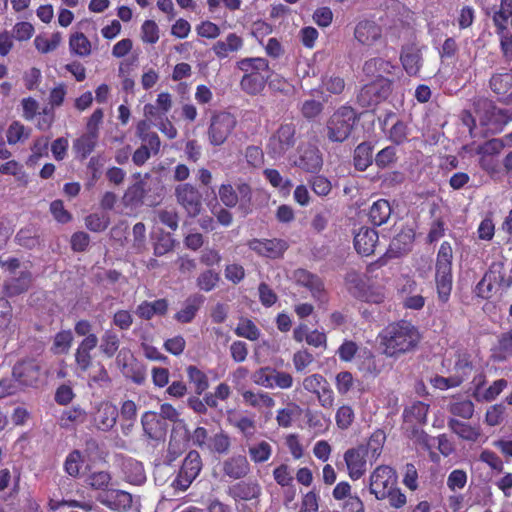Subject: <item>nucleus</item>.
<instances>
[{"mask_svg": "<svg viewBox=\"0 0 512 512\" xmlns=\"http://www.w3.org/2000/svg\"><path fill=\"white\" fill-rule=\"evenodd\" d=\"M382 353L393 359L415 351L421 341V334L416 326L406 320L389 323L378 334Z\"/></svg>", "mask_w": 512, "mask_h": 512, "instance_id": "nucleus-1", "label": "nucleus"}, {"mask_svg": "<svg viewBox=\"0 0 512 512\" xmlns=\"http://www.w3.org/2000/svg\"><path fill=\"white\" fill-rule=\"evenodd\" d=\"M237 67L244 72L240 80V88L248 95L260 94L270 77L269 62L261 57L243 58L237 62Z\"/></svg>", "mask_w": 512, "mask_h": 512, "instance_id": "nucleus-2", "label": "nucleus"}, {"mask_svg": "<svg viewBox=\"0 0 512 512\" xmlns=\"http://www.w3.org/2000/svg\"><path fill=\"white\" fill-rule=\"evenodd\" d=\"M358 120L359 117L354 108L348 105L340 106L326 121V137L332 143L345 142L352 134Z\"/></svg>", "mask_w": 512, "mask_h": 512, "instance_id": "nucleus-3", "label": "nucleus"}, {"mask_svg": "<svg viewBox=\"0 0 512 512\" xmlns=\"http://www.w3.org/2000/svg\"><path fill=\"white\" fill-rule=\"evenodd\" d=\"M453 249L448 241H443L439 247L435 263V283L438 298L446 303L449 300L453 275H452Z\"/></svg>", "mask_w": 512, "mask_h": 512, "instance_id": "nucleus-4", "label": "nucleus"}, {"mask_svg": "<svg viewBox=\"0 0 512 512\" xmlns=\"http://www.w3.org/2000/svg\"><path fill=\"white\" fill-rule=\"evenodd\" d=\"M301 134L293 121L281 123L271 134L267 142V153L273 159L283 158L295 148Z\"/></svg>", "mask_w": 512, "mask_h": 512, "instance_id": "nucleus-5", "label": "nucleus"}, {"mask_svg": "<svg viewBox=\"0 0 512 512\" xmlns=\"http://www.w3.org/2000/svg\"><path fill=\"white\" fill-rule=\"evenodd\" d=\"M188 437L193 446L213 454L224 455L231 448V438L223 429L209 436V432L205 427L197 426L191 434L188 433Z\"/></svg>", "mask_w": 512, "mask_h": 512, "instance_id": "nucleus-6", "label": "nucleus"}, {"mask_svg": "<svg viewBox=\"0 0 512 512\" xmlns=\"http://www.w3.org/2000/svg\"><path fill=\"white\" fill-rule=\"evenodd\" d=\"M237 125L234 114L228 111H215L208 127V139L211 145L220 146L226 142Z\"/></svg>", "mask_w": 512, "mask_h": 512, "instance_id": "nucleus-7", "label": "nucleus"}, {"mask_svg": "<svg viewBox=\"0 0 512 512\" xmlns=\"http://www.w3.org/2000/svg\"><path fill=\"white\" fill-rule=\"evenodd\" d=\"M203 467L202 458L197 450H190L185 456L182 465L171 483L176 491H186L198 477Z\"/></svg>", "mask_w": 512, "mask_h": 512, "instance_id": "nucleus-8", "label": "nucleus"}, {"mask_svg": "<svg viewBox=\"0 0 512 512\" xmlns=\"http://www.w3.org/2000/svg\"><path fill=\"white\" fill-rule=\"evenodd\" d=\"M398 476L392 467L380 465L376 467L369 477V491L377 500H384L389 490L395 488Z\"/></svg>", "mask_w": 512, "mask_h": 512, "instance_id": "nucleus-9", "label": "nucleus"}, {"mask_svg": "<svg viewBox=\"0 0 512 512\" xmlns=\"http://www.w3.org/2000/svg\"><path fill=\"white\" fill-rule=\"evenodd\" d=\"M231 396V388L225 383H219L213 392H207L203 398L198 396H189L187 398V407L198 415H206L208 408L216 409L218 401H226Z\"/></svg>", "mask_w": 512, "mask_h": 512, "instance_id": "nucleus-10", "label": "nucleus"}, {"mask_svg": "<svg viewBox=\"0 0 512 512\" xmlns=\"http://www.w3.org/2000/svg\"><path fill=\"white\" fill-rule=\"evenodd\" d=\"M392 86L393 81L386 77L375 79L361 88L358 102L364 107L377 105L391 95Z\"/></svg>", "mask_w": 512, "mask_h": 512, "instance_id": "nucleus-11", "label": "nucleus"}, {"mask_svg": "<svg viewBox=\"0 0 512 512\" xmlns=\"http://www.w3.org/2000/svg\"><path fill=\"white\" fill-rule=\"evenodd\" d=\"M247 246L258 256L275 260L284 256L289 243L281 238H253L247 242Z\"/></svg>", "mask_w": 512, "mask_h": 512, "instance_id": "nucleus-12", "label": "nucleus"}, {"mask_svg": "<svg viewBox=\"0 0 512 512\" xmlns=\"http://www.w3.org/2000/svg\"><path fill=\"white\" fill-rule=\"evenodd\" d=\"M293 165L306 173L318 174L323 167V156L319 148L312 144L300 145Z\"/></svg>", "mask_w": 512, "mask_h": 512, "instance_id": "nucleus-13", "label": "nucleus"}, {"mask_svg": "<svg viewBox=\"0 0 512 512\" xmlns=\"http://www.w3.org/2000/svg\"><path fill=\"white\" fill-rule=\"evenodd\" d=\"M175 197L178 204L183 207L189 217H196L202 209V195L190 183L179 184L175 188Z\"/></svg>", "mask_w": 512, "mask_h": 512, "instance_id": "nucleus-14", "label": "nucleus"}, {"mask_svg": "<svg viewBox=\"0 0 512 512\" xmlns=\"http://www.w3.org/2000/svg\"><path fill=\"white\" fill-rule=\"evenodd\" d=\"M479 111L481 113L480 123L492 130H502V128L512 120L508 111L498 108L493 101L484 99L479 102Z\"/></svg>", "mask_w": 512, "mask_h": 512, "instance_id": "nucleus-15", "label": "nucleus"}, {"mask_svg": "<svg viewBox=\"0 0 512 512\" xmlns=\"http://www.w3.org/2000/svg\"><path fill=\"white\" fill-rule=\"evenodd\" d=\"M12 376L20 389L36 387L41 376V367L35 359L18 361L12 369Z\"/></svg>", "mask_w": 512, "mask_h": 512, "instance_id": "nucleus-16", "label": "nucleus"}, {"mask_svg": "<svg viewBox=\"0 0 512 512\" xmlns=\"http://www.w3.org/2000/svg\"><path fill=\"white\" fill-rule=\"evenodd\" d=\"M97 344V335H90L88 338H83L79 343L75 352V370L79 376L84 377L94 364L91 351L97 347Z\"/></svg>", "mask_w": 512, "mask_h": 512, "instance_id": "nucleus-17", "label": "nucleus"}, {"mask_svg": "<svg viewBox=\"0 0 512 512\" xmlns=\"http://www.w3.org/2000/svg\"><path fill=\"white\" fill-rule=\"evenodd\" d=\"M367 450L363 446L353 447L344 453L347 472L352 480L360 479L366 472Z\"/></svg>", "mask_w": 512, "mask_h": 512, "instance_id": "nucleus-18", "label": "nucleus"}, {"mask_svg": "<svg viewBox=\"0 0 512 512\" xmlns=\"http://www.w3.org/2000/svg\"><path fill=\"white\" fill-rule=\"evenodd\" d=\"M227 494L236 502H259L262 488L257 481H239L228 487Z\"/></svg>", "mask_w": 512, "mask_h": 512, "instance_id": "nucleus-19", "label": "nucleus"}, {"mask_svg": "<svg viewBox=\"0 0 512 512\" xmlns=\"http://www.w3.org/2000/svg\"><path fill=\"white\" fill-rule=\"evenodd\" d=\"M118 415L119 411L116 405L109 401H103L93 413V425L100 431H109L115 426Z\"/></svg>", "mask_w": 512, "mask_h": 512, "instance_id": "nucleus-20", "label": "nucleus"}, {"mask_svg": "<svg viewBox=\"0 0 512 512\" xmlns=\"http://www.w3.org/2000/svg\"><path fill=\"white\" fill-rule=\"evenodd\" d=\"M354 38L363 46H373L382 38V27L372 20H361L354 28Z\"/></svg>", "mask_w": 512, "mask_h": 512, "instance_id": "nucleus-21", "label": "nucleus"}, {"mask_svg": "<svg viewBox=\"0 0 512 512\" xmlns=\"http://www.w3.org/2000/svg\"><path fill=\"white\" fill-rule=\"evenodd\" d=\"M294 278L297 284L307 288L312 297L317 300H322L326 296L323 280L316 274L310 271L299 268L294 271Z\"/></svg>", "mask_w": 512, "mask_h": 512, "instance_id": "nucleus-22", "label": "nucleus"}, {"mask_svg": "<svg viewBox=\"0 0 512 512\" xmlns=\"http://www.w3.org/2000/svg\"><path fill=\"white\" fill-rule=\"evenodd\" d=\"M205 300V296L200 293L189 295L185 299L182 308L174 314V319L181 324L191 323L202 308Z\"/></svg>", "mask_w": 512, "mask_h": 512, "instance_id": "nucleus-23", "label": "nucleus"}, {"mask_svg": "<svg viewBox=\"0 0 512 512\" xmlns=\"http://www.w3.org/2000/svg\"><path fill=\"white\" fill-rule=\"evenodd\" d=\"M379 240L378 232L369 227H361L354 236V247L358 254L370 256Z\"/></svg>", "mask_w": 512, "mask_h": 512, "instance_id": "nucleus-24", "label": "nucleus"}, {"mask_svg": "<svg viewBox=\"0 0 512 512\" xmlns=\"http://www.w3.org/2000/svg\"><path fill=\"white\" fill-rule=\"evenodd\" d=\"M169 302L166 298H159L154 301L144 300L137 305L135 314L144 321H149L153 317H164L168 313Z\"/></svg>", "mask_w": 512, "mask_h": 512, "instance_id": "nucleus-25", "label": "nucleus"}, {"mask_svg": "<svg viewBox=\"0 0 512 512\" xmlns=\"http://www.w3.org/2000/svg\"><path fill=\"white\" fill-rule=\"evenodd\" d=\"M250 463L246 456L233 455L223 462V474L233 480L245 478L250 473Z\"/></svg>", "mask_w": 512, "mask_h": 512, "instance_id": "nucleus-26", "label": "nucleus"}, {"mask_svg": "<svg viewBox=\"0 0 512 512\" xmlns=\"http://www.w3.org/2000/svg\"><path fill=\"white\" fill-rule=\"evenodd\" d=\"M489 86L499 101L512 104V73L494 74L490 78Z\"/></svg>", "mask_w": 512, "mask_h": 512, "instance_id": "nucleus-27", "label": "nucleus"}, {"mask_svg": "<svg viewBox=\"0 0 512 512\" xmlns=\"http://www.w3.org/2000/svg\"><path fill=\"white\" fill-rule=\"evenodd\" d=\"M98 500L111 510L123 512L131 508L132 496L123 490H107Z\"/></svg>", "mask_w": 512, "mask_h": 512, "instance_id": "nucleus-28", "label": "nucleus"}, {"mask_svg": "<svg viewBox=\"0 0 512 512\" xmlns=\"http://www.w3.org/2000/svg\"><path fill=\"white\" fill-rule=\"evenodd\" d=\"M400 61L403 69L409 76L418 75L423 61L421 50L414 45L403 47L400 54Z\"/></svg>", "mask_w": 512, "mask_h": 512, "instance_id": "nucleus-29", "label": "nucleus"}, {"mask_svg": "<svg viewBox=\"0 0 512 512\" xmlns=\"http://www.w3.org/2000/svg\"><path fill=\"white\" fill-rule=\"evenodd\" d=\"M396 66L389 60L381 57H374L366 60L363 64V73L367 77L378 79L384 77V74L392 75Z\"/></svg>", "mask_w": 512, "mask_h": 512, "instance_id": "nucleus-30", "label": "nucleus"}, {"mask_svg": "<svg viewBox=\"0 0 512 512\" xmlns=\"http://www.w3.org/2000/svg\"><path fill=\"white\" fill-rule=\"evenodd\" d=\"M243 38L236 33H229L225 40H219L212 46V51L219 59H225L230 53H236L243 48Z\"/></svg>", "mask_w": 512, "mask_h": 512, "instance_id": "nucleus-31", "label": "nucleus"}, {"mask_svg": "<svg viewBox=\"0 0 512 512\" xmlns=\"http://www.w3.org/2000/svg\"><path fill=\"white\" fill-rule=\"evenodd\" d=\"M142 427L145 435L153 440H159L165 435V423L155 412L148 411L142 415Z\"/></svg>", "mask_w": 512, "mask_h": 512, "instance_id": "nucleus-32", "label": "nucleus"}, {"mask_svg": "<svg viewBox=\"0 0 512 512\" xmlns=\"http://www.w3.org/2000/svg\"><path fill=\"white\" fill-rule=\"evenodd\" d=\"M512 357V327L502 332L491 348V358L496 362L506 361Z\"/></svg>", "mask_w": 512, "mask_h": 512, "instance_id": "nucleus-33", "label": "nucleus"}, {"mask_svg": "<svg viewBox=\"0 0 512 512\" xmlns=\"http://www.w3.org/2000/svg\"><path fill=\"white\" fill-rule=\"evenodd\" d=\"M186 375L188 383L190 384L194 392L192 396H204V394L207 393V390L209 388L208 375L195 365H189L186 367Z\"/></svg>", "mask_w": 512, "mask_h": 512, "instance_id": "nucleus-34", "label": "nucleus"}, {"mask_svg": "<svg viewBox=\"0 0 512 512\" xmlns=\"http://www.w3.org/2000/svg\"><path fill=\"white\" fill-rule=\"evenodd\" d=\"M447 425L453 433L466 441L476 442L481 436V428L479 425L472 426L469 423L462 422L455 418H450Z\"/></svg>", "mask_w": 512, "mask_h": 512, "instance_id": "nucleus-35", "label": "nucleus"}, {"mask_svg": "<svg viewBox=\"0 0 512 512\" xmlns=\"http://www.w3.org/2000/svg\"><path fill=\"white\" fill-rule=\"evenodd\" d=\"M136 134L143 142L142 145H147L152 154L156 155L160 151V138L158 134L151 131V123L147 120H140L136 126Z\"/></svg>", "mask_w": 512, "mask_h": 512, "instance_id": "nucleus-36", "label": "nucleus"}, {"mask_svg": "<svg viewBox=\"0 0 512 512\" xmlns=\"http://www.w3.org/2000/svg\"><path fill=\"white\" fill-rule=\"evenodd\" d=\"M122 355L117 356V364L126 378L131 379L136 384L144 383L146 379L145 368L137 362V360L130 355V361L121 363Z\"/></svg>", "mask_w": 512, "mask_h": 512, "instance_id": "nucleus-37", "label": "nucleus"}, {"mask_svg": "<svg viewBox=\"0 0 512 512\" xmlns=\"http://www.w3.org/2000/svg\"><path fill=\"white\" fill-rule=\"evenodd\" d=\"M374 145L364 141L358 144L353 154V165L357 171H365L373 163Z\"/></svg>", "mask_w": 512, "mask_h": 512, "instance_id": "nucleus-38", "label": "nucleus"}, {"mask_svg": "<svg viewBox=\"0 0 512 512\" xmlns=\"http://www.w3.org/2000/svg\"><path fill=\"white\" fill-rule=\"evenodd\" d=\"M146 195L145 182L137 181L126 189L122 196V204L126 208L135 209L143 204Z\"/></svg>", "mask_w": 512, "mask_h": 512, "instance_id": "nucleus-39", "label": "nucleus"}, {"mask_svg": "<svg viewBox=\"0 0 512 512\" xmlns=\"http://www.w3.org/2000/svg\"><path fill=\"white\" fill-rule=\"evenodd\" d=\"M183 435L178 437V432L173 430L169 439L167 448V460L169 463L179 458L187 449V442L189 441L188 429L183 425Z\"/></svg>", "mask_w": 512, "mask_h": 512, "instance_id": "nucleus-40", "label": "nucleus"}, {"mask_svg": "<svg viewBox=\"0 0 512 512\" xmlns=\"http://www.w3.org/2000/svg\"><path fill=\"white\" fill-rule=\"evenodd\" d=\"M392 208L386 199H378L369 209L368 219L374 226H381L385 224L390 218Z\"/></svg>", "mask_w": 512, "mask_h": 512, "instance_id": "nucleus-41", "label": "nucleus"}, {"mask_svg": "<svg viewBox=\"0 0 512 512\" xmlns=\"http://www.w3.org/2000/svg\"><path fill=\"white\" fill-rule=\"evenodd\" d=\"M98 142V137L88 133H84L73 142V150L76 157L84 160L86 159L95 149Z\"/></svg>", "mask_w": 512, "mask_h": 512, "instance_id": "nucleus-42", "label": "nucleus"}, {"mask_svg": "<svg viewBox=\"0 0 512 512\" xmlns=\"http://www.w3.org/2000/svg\"><path fill=\"white\" fill-rule=\"evenodd\" d=\"M85 376H87L90 387L96 386L102 388L111 384V378L108 371L101 362L94 363Z\"/></svg>", "mask_w": 512, "mask_h": 512, "instance_id": "nucleus-43", "label": "nucleus"}, {"mask_svg": "<svg viewBox=\"0 0 512 512\" xmlns=\"http://www.w3.org/2000/svg\"><path fill=\"white\" fill-rule=\"evenodd\" d=\"M509 19L512 20V0H501L499 10L494 13L492 18L496 34L509 31Z\"/></svg>", "mask_w": 512, "mask_h": 512, "instance_id": "nucleus-44", "label": "nucleus"}, {"mask_svg": "<svg viewBox=\"0 0 512 512\" xmlns=\"http://www.w3.org/2000/svg\"><path fill=\"white\" fill-rule=\"evenodd\" d=\"M344 283L348 293L358 300L369 282L359 272L351 270L346 273Z\"/></svg>", "mask_w": 512, "mask_h": 512, "instance_id": "nucleus-45", "label": "nucleus"}, {"mask_svg": "<svg viewBox=\"0 0 512 512\" xmlns=\"http://www.w3.org/2000/svg\"><path fill=\"white\" fill-rule=\"evenodd\" d=\"M428 411V404L416 401L404 409L403 417L405 422L422 424L426 422Z\"/></svg>", "mask_w": 512, "mask_h": 512, "instance_id": "nucleus-46", "label": "nucleus"}, {"mask_svg": "<svg viewBox=\"0 0 512 512\" xmlns=\"http://www.w3.org/2000/svg\"><path fill=\"white\" fill-rule=\"evenodd\" d=\"M120 347V338L118 334L112 330L107 329L101 336L99 349L101 353L107 358H112L117 353Z\"/></svg>", "mask_w": 512, "mask_h": 512, "instance_id": "nucleus-47", "label": "nucleus"}, {"mask_svg": "<svg viewBox=\"0 0 512 512\" xmlns=\"http://www.w3.org/2000/svg\"><path fill=\"white\" fill-rule=\"evenodd\" d=\"M273 453L272 446L269 442L261 440L248 447L250 460L255 464L267 462Z\"/></svg>", "mask_w": 512, "mask_h": 512, "instance_id": "nucleus-48", "label": "nucleus"}, {"mask_svg": "<svg viewBox=\"0 0 512 512\" xmlns=\"http://www.w3.org/2000/svg\"><path fill=\"white\" fill-rule=\"evenodd\" d=\"M345 80L343 77L336 74H325L321 78L319 86L320 92L329 95H340L345 89Z\"/></svg>", "mask_w": 512, "mask_h": 512, "instance_id": "nucleus-49", "label": "nucleus"}, {"mask_svg": "<svg viewBox=\"0 0 512 512\" xmlns=\"http://www.w3.org/2000/svg\"><path fill=\"white\" fill-rule=\"evenodd\" d=\"M245 404L253 408H272L275 405V400L267 392H253L247 390L242 394Z\"/></svg>", "mask_w": 512, "mask_h": 512, "instance_id": "nucleus-50", "label": "nucleus"}, {"mask_svg": "<svg viewBox=\"0 0 512 512\" xmlns=\"http://www.w3.org/2000/svg\"><path fill=\"white\" fill-rule=\"evenodd\" d=\"M32 282V275L29 271L20 272L18 277H13L6 285L7 293L15 296L26 292Z\"/></svg>", "mask_w": 512, "mask_h": 512, "instance_id": "nucleus-51", "label": "nucleus"}, {"mask_svg": "<svg viewBox=\"0 0 512 512\" xmlns=\"http://www.w3.org/2000/svg\"><path fill=\"white\" fill-rule=\"evenodd\" d=\"M302 409L296 403H289L285 408L277 411L276 421L279 427L289 428L296 417L301 415Z\"/></svg>", "mask_w": 512, "mask_h": 512, "instance_id": "nucleus-52", "label": "nucleus"}, {"mask_svg": "<svg viewBox=\"0 0 512 512\" xmlns=\"http://www.w3.org/2000/svg\"><path fill=\"white\" fill-rule=\"evenodd\" d=\"M474 369V364L471 355L467 352L461 353L457 356L454 364V377L461 379V384L466 381Z\"/></svg>", "mask_w": 512, "mask_h": 512, "instance_id": "nucleus-53", "label": "nucleus"}, {"mask_svg": "<svg viewBox=\"0 0 512 512\" xmlns=\"http://www.w3.org/2000/svg\"><path fill=\"white\" fill-rule=\"evenodd\" d=\"M263 175L272 187L278 189L283 194H289L292 188V181L288 178H283L277 169L266 168L263 171Z\"/></svg>", "mask_w": 512, "mask_h": 512, "instance_id": "nucleus-54", "label": "nucleus"}, {"mask_svg": "<svg viewBox=\"0 0 512 512\" xmlns=\"http://www.w3.org/2000/svg\"><path fill=\"white\" fill-rule=\"evenodd\" d=\"M124 473L127 481L131 484L140 485L146 480L143 465L135 460H129L124 464Z\"/></svg>", "mask_w": 512, "mask_h": 512, "instance_id": "nucleus-55", "label": "nucleus"}, {"mask_svg": "<svg viewBox=\"0 0 512 512\" xmlns=\"http://www.w3.org/2000/svg\"><path fill=\"white\" fill-rule=\"evenodd\" d=\"M31 130L26 128L21 122L13 121L7 131L6 138L9 145H15L18 142H23L30 137Z\"/></svg>", "mask_w": 512, "mask_h": 512, "instance_id": "nucleus-56", "label": "nucleus"}, {"mask_svg": "<svg viewBox=\"0 0 512 512\" xmlns=\"http://www.w3.org/2000/svg\"><path fill=\"white\" fill-rule=\"evenodd\" d=\"M69 47L71 52L81 57L88 56L91 53V43L81 32L70 36Z\"/></svg>", "mask_w": 512, "mask_h": 512, "instance_id": "nucleus-57", "label": "nucleus"}, {"mask_svg": "<svg viewBox=\"0 0 512 512\" xmlns=\"http://www.w3.org/2000/svg\"><path fill=\"white\" fill-rule=\"evenodd\" d=\"M386 299L385 288L380 285L368 283L364 292L361 293L358 300L370 304H381Z\"/></svg>", "mask_w": 512, "mask_h": 512, "instance_id": "nucleus-58", "label": "nucleus"}, {"mask_svg": "<svg viewBox=\"0 0 512 512\" xmlns=\"http://www.w3.org/2000/svg\"><path fill=\"white\" fill-rule=\"evenodd\" d=\"M355 420V412L351 405L343 404L338 407L335 414V422L339 429L347 430Z\"/></svg>", "mask_w": 512, "mask_h": 512, "instance_id": "nucleus-59", "label": "nucleus"}, {"mask_svg": "<svg viewBox=\"0 0 512 512\" xmlns=\"http://www.w3.org/2000/svg\"><path fill=\"white\" fill-rule=\"evenodd\" d=\"M110 224V217L106 213H91L85 217V226L92 232H102Z\"/></svg>", "mask_w": 512, "mask_h": 512, "instance_id": "nucleus-60", "label": "nucleus"}, {"mask_svg": "<svg viewBox=\"0 0 512 512\" xmlns=\"http://www.w3.org/2000/svg\"><path fill=\"white\" fill-rule=\"evenodd\" d=\"M73 342L71 330H61L54 336L52 351L56 354L67 353Z\"/></svg>", "mask_w": 512, "mask_h": 512, "instance_id": "nucleus-61", "label": "nucleus"}, {"mask_svg": "<svg viewBox=\"0 0 512 512\" xmlns=\"http://www.w3.org/2000/svg\"><path fill=\"white\" fill-rule=\"evenodd\" d=\"M175 240L171 234L165 231H160L155 238L154 254L156 256H163L174 249Z\"/></svg>", "mask_w": 512, "mask_h": 512, "instance_id": "nucleus-62", "label": "nucleus"}, {"mask_svg": "<svg viewBox=\"0 0 512 512\" xmlns=\"http://www.w3.org/2000/svg\"><path fill=\"white\" fill-rule=\"evenodd\" d=\"M235 334L250 341H256L260 336V330L250 319H241L235 328Z\"/></svg>", "mask_w": 512, "mask_h": 512, "instance_id": "nucleus-63", "label": "nucleus"}, {"mask_svg": "<svg viewBox=\"0 0 512 512\" xmlns=\"http://www.w3.org/2000/svg\"><path fill=\"white\" fill-rule=\"evenodd\" d=\"M230 423L235 427L244 438L250 439L254 436L256 431L255 421L247 416H240L235 420H230Z\"/></svg>", "mask_w": 512, "mask_h": 512, "instance_id": "nucleus-64", "label": "nucleus"}]
</instances>
